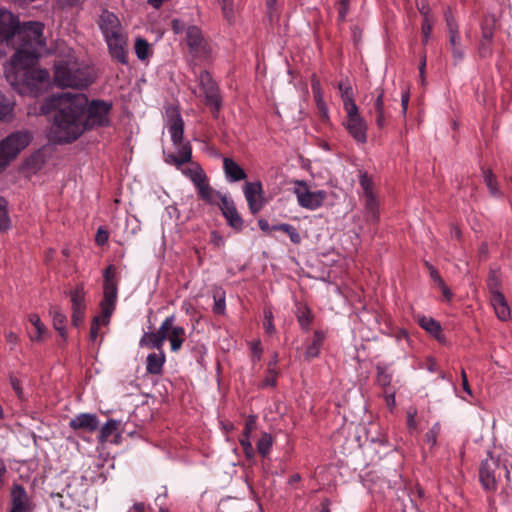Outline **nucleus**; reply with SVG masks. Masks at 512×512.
Here are the masks:
<instances>
[{
	"label": "nucleus",
	"mask_w": 512,
	"mask_h": 512,
	"mask_svg": "<svg viewBox=\"0 0 512 512\" xmlns=\"http://www.w3.org/2000/svg\"><path fill=\"white\" fill-rule=\"evenodd\" d=\"M44 25L40 22L19 24L17 17L10 11L0 8V43L11 41L16 45L11 58L14 70V83L21 93L40 95L50 83L48 70L34 68L40 49L46 45L43 36Z\"/></svg>",
	"instance_id": "f257e3e1"
},
{
	"label": "nucleus",
	"mask_w": 512,
	"mask_h": 512,
	"mask_svg": "<svg viewBox=\"0 0 512 512\" xmlns=\"http://www.w3.org/2000/svg\"><path fill=\"white\" fill-rule=\"evenodd\" d=\"M50 110H55L51 139L69 143L86 130L109 126L112 103L101 99L89 102L83 93L62 92L47 99L43 111Z\"/></svg>",
	"instance_id": "f03ea898"
},
{
	"label": "nucleus",
	"mask_w": 512,
	"mask_h": 512,
	"mask_svg": "<svg viewBox=\"0 0 512 512\" xmlns=\"http://www.w3.org/2000/svg\"><path fill=\"white\" fill-rule=\"evenodd\" d=\"M54 81L62 88H86L94 82L89 66L76 60H59L54 66Z\"/></svg>",
	"instance_id": "7ed1b4c3"
},
{
	"label": "nucleus",
	"mask_w": 512,
	"mask_h": 512,
	"mask_svg": "<svg viewBox=\"0 0 512 512\" xmlns=\"http://www.w3.org/2000/svg\"><path fill=\"white\" fill-rule=\"evenodd\" d=\"M32 140L28 131H16L0 141V170L14 160Z\"/></svg>",
	"instance_id": "20e7f679"
},
{
	"label": "nucleus",
	"mask_w": 512,
	"mask_h": 512,
	"mask_svg": "<svg viewBox=\"0 0 512 512\" xmlns=\"http://www.w3.org/2000/svg\"><path fill=\"white\" fill-rule=\"evenodd\" d=\"M103 278V299L100 302V308L103 322L108 324L117 302L118 285L116 279V267L114 265H109L104 270Z\"/></svg>",
	"instance_id": "39448f33"
},
{
	"label": "nucleus",
	"mask_w": 512,
	"mask_h": 512,
	"mask_svg": "<svg viewBox=\"0 0 512 512\" xmlns=\"http://www.w3.org/2000/svg\"><path fill=\"white\" fill-rule=\"evenodd\" d=\"M502 471L509 477V471L506 466L501 465L498 459L491 456L484 459L479 467V481L483 489L488 492H495Z\"/></svg>",
	"instance_id": "423d86ee"
},
{
	"label": "nucleus",
	"mask_w": 512,
	"mask_h": 512,
	"mask_svg": "<svg viewBox=\"0 0 512 512\" xmlns=\"http://www.w3.org/2000/svg\"><path fill=\"white\" fill-rule=\"evenodd\" d=\"M344 110L346 118L343 124L349 135L358 143H365L367 141V123L360 115L358 106L356 103L348 101Z\"/></svg>",
	"instance_id": "0eeeda50"
},
{
	"label": "nucleus",
	"mask_w": 512,
	"mask_h": 512,
	"mask_svg": "<svg viewBox=\"0 0 512 512\" xmlns=\"http://www.w3.org/2000/svg\"><path fill=\"white\" fill-rule=\"evenodd\" d=\"M294 194L297 198V203L302 208L307 210H317L320 208L327 198V192L324 190H311L305 181H296Z\"/></svg>",
	"instance_id": "6e6552de"
},
{
	"label": "nucleus",
	"mask_w": 512,
	"mask_h": 512,
	"mask_svg": "<svg viewBox=\"0 0 512 512\" xmlns=\"http://www.w3.org/2000/svg\"><path fill=\"white\" fill-rule=\"evenodd\" d=\"M199 85L205 96L206 105L209 106L211 112L217 116L221 108V98L219 88L208 71H201L199 75Z\"/></svg>",
	"instance_id": "1a4fd4ad"
},
{
	"label": "nucleus",
	"mask_w": 512,
	"mask_h": 512,
	"mask_svg": "<svg viewBox=\"0 0 512 512\" xmlns=\"http://www.w3.org/2000/svg\"><path fill=\"white\" fill-rule=\"evenodd\" d=\"M369 113L375 118V124L379 129H383L387 125L391 113L384 102V89L382 87H377L371 92Z\"/></svg>",
	"instance_id": "9d476101"
},
{
	"label": "nucleus",
	"mask_w": 512,
	"mask_h": 512,
	"mask_svg": "<svg viewBox=\"0 0 512 512\" xmlns=\"http://www.w3.org/2000/svg\"><path fill=\"white\" fill-rule=\"evenodd\" d=\"M10 509L8 512H33L35 503L25 487L19 483H13L10 490Z\"/></svg>",
	"instance_id": "9b49d317"
},
{
	"label": "nucleus",
	"mask_w": 512,
	"mask_h": 512,
	"mask_svg": "<svg viewBox=\"0 0 512 512\" xmlns=\"http://www.w3.org/2000/svg\"><path fill=\"white\" fill-rule=\"evenodd\" d=\"M186 42L193 58L202 59L207 57L209 52L207 42L197 26L192 25L186 29Z\"/></svg>",
	"instance_id": "f8f14e48"
},
{
	"label": "nucleus",
	"mask_w": 512,
	"mask_h": 512,
	"mask_svg": "<svg viewBox=\"0 0 512 512\" xmlns=\"http://www.w3.org/2000/svg\"><path fill=\"white\" fill-rule=\"evenodd\" d=\"M99 419L96 414L92 413H79L69 421V427L82 436L85 433H93L99 428Z\"/></svg>",
	"instance_id": "ddd939ff"
},
{
	"label": "nucleus",
	"mask_w": 512,
	"mask_h": 512,
	"mask_svg": "<svg viewBox=\"0 0 512 512\" xmlns=\"http://www.w3.org/2000/svg\"><path fill=\"white\" fill-rule=\"evenodd\" d=\"M263 186L260 181L247 182L244 186V195L250 212L255 215L265 205Z\"/></svg>",
	"instance_id": "4468645a"
},
{
	"label": "nucleus",
	"mask_w": 512,
	"mask_h": 512,
	"mask_svg": "<svg viewBox=\"0 0 512 512\" xmlns=\"http://www.w3.org/2000/svg\"><path fill=\"white\" fill-rule=\"evenodd\" d=\"M218 207L221 210L223 217L226 219L227 224L237 232L242 231L244 227V221L237 211L232 198L230 196L223 197L222 203L218 204Z\"/></svg>",
	"instance_id": "2eb2a0df"
},
{
	"label": "nucleus",
	"mask_w": 512,
	"mask_h": 512,
	"mask_svg": "<svg viewBox=\"0 0 512 512\" xmlns=\"http://www.w3.org/2000/svg\"><path fill=\"white\" fill-rule=\"evenodd\" d=\"M104 39L107 43L111 57L121 64H127L128 56L126 35L124 33H120L114 36H108Z\"/></svg>",
	"instance_id": "dca6fc26"
},
{
	"label": "nucleus",
	"mask_w": 512,
	"mask_h": 512,
	"mask_svg": "<svg viewBox=\"0 0 512 512\" xmlns=\"http://www.w3.org/2000/svg\"><path fill=\"white\" fill-rule=\"evenodd\" d=\"M72 304V324L79 327L83 324L86 311L85 293L83 287H77L70 292Z\"/></svg>",
	"instance_id": "f3484780"
},
{
	"label": "nucleus",
	"mask_w": 512,
	"mask_h": 512,
	"mask_svg": "<svg viewBox=\"0 0 512 512\" xmlns=\"http://www.w3.org/2000/svg\"><path fill=\"white\" fill-rule=\"evenodd\" d=\"M168 131L171 136V141L176 147L185 144L183 142L184 121L180 113L176 110H172L168 114Z\"/></svg>",
	"instance_id": "a211bd4d"
},
{
	"label": "nucleus",
	"mask_w": 512,
	"mask_h": 512,
	"mask_svg": "<svg viewBox=\"0 0 512 512\" xmlns=\"http://www.w3.org/2000/svg\"><path fill=\"white\" fill-rule=\"evenodd\" d=\"M170 320H164L156 332H146L140 340L141 346L151 345L157 350H161L164 342L167 340L166 332L169 329Z\"/></svg>",
	"instance_id": "6ab92c4d"
},
{
	"label": "nucleus",
	"mask_w": 512,
	"mask_h": 512,
	"mask_svg": "<svg viewBox=\"0 0 512 512\" xmlns=\"http://www.w3.org/2000/svg\"><path fill=\"white\" fill-rule=\"evenodd\" d=\"M99 28L104 36H114L123 33V29L118 17L107 10L103 11L99 18Z\"/></svg>",
	"instance_id": "aec40b11"
},
{
	"label": "nucleus",
	"mask_w": 512,
	"mask_h": 512,
	"mask_svg": "<svg viewBox=\"0 0 512 512\" xmlns=\"http://www.w3.org/2000/svg\"><path fill=\"white\" fill-rule=\"evenodd\" d=\"M165 320H170V327L166 332L167 340L170 342L171 351L172 352H178L184 341H185V329L181 326H175V316L170 315L165 318Z\"/></svg>",
	"instance_id": "412c9836"
},
{
	"label": "nucleus",
	"mask_w": 512,
	"mask_h": 512,
	"mask_svg": "<svg viewBox=\"0 0 512 512\" xmlns=\"http://www.w3.org/2000/svg\"><path fill=\"white\" fill-rule=\"evenodd\" d=\"M196 190L198 193V197L210 205L218 206V204L222 203L223 197H229L228 195L222 194L221 192L214 190L210 186L208 179L204 180L201 184H199L196 187Z\"/></svg>",
	"instance_id": "4be33fe9"
},
{
	"label": "nucleus",
	"mask_w": 512,
	"mask_h": 512,
	"mask_svg": "<svg viewBox=\"0 0 512 512\" xmlns=\"http://www.w3.org/2000/svg\"><path fill=\"white\" fill-rule=\"evenodd\" d=\"M223 170L230 182H238L247 178L244 169L231 158L225 157L223 159Z\"/></svg>",
	"instance_id": "5701e85b"
},
{
	"label": "nucleus",
	"mask_w": 512,
	"mask_h": 512,
	"mask_svg": "<svg viewBox=\"0 0 512 512\" xmlns=\"http://www.w3.org/2000/svg\"><path fill=\"white\" fill-rule=\"evenodd\" d=\"M365 207V219L372 223L377 224L380 219L379 215V201L375 194L363 196Z\"/></svg>",
	"instance_id": "b1692460"
},
{
	"label": "nucleus",
	"mask_w": 512,
	"mask_h": 512,
	"mask_svg": "<svg viewBox=\"0 0 512 512\" xmlns=\"http://www.w3.org/2000/svg\"><path fill=\"white\" fill-rule=\"evenodd\" d=\"M165 363V355L161 351L160 353H151L146 359V371L151 375H160L163 370Z\"/></svg>",
	"instance_id": "393cba45"
},
{
	"label": "nucleus",
	"mask_w": 512,
	"mask_h": 512,
	"mask_svg": "<svg viewBox=\"0 0 512 512\" xmlns=\"http://www.w3.org/2000/svg\"><path fill=\"white\" fill-rule=\"evenodd\" d=\"M50 315L53 319V326L55 330H57L60 334V336L65 340L67 337V330H66V324H67V317L64 313L61 312L60 308L58 306H52L50 308Z\"/></svg>",
	"instance_id": "a878e982"
},
{
	"label": "nucleus",
	"mask_w": 512,
	"mask_h": 512,
	"mask_svg": "<svg viewBox=\"0 0 512 512\" xmlns=\"http://www.w3.org/2000/svg\"><path fill=\"white\" fill-rule=\"evenodd\" d=\"M29 322L34 327V331L29 332V337L32 341L40 342L45 338L47 334V329L45 325L41 322L39 315L30 314Z\"/></svg>",
	"instance_id": "bb28decb"
},
{
	"label": "nucleus",
	"mask_w": 512,
	"mask_h": 512,
	"mask_svg": "<svg viewBox=\"0 0 512 512\" xmlns=\"http://www.w3.org/2000/svg\"><path fill=\"white\" fill-rule=\"evenodd\" d=\"M325 339V334L320 331L316 330L313 335V339L311 344L308 345L306 352H305V358L307 360H311L313 358L318 357L320 353V349L323 345Z\"/></svg>",
	"instance_id": "cd10ccee"
},
{
	"label": "nucleus",
	"mask_w": 512,
	"mask_h": 512,
	"mask_svg": "<svg viewBox=\"0 0 512 512\" xmlns=\"http://www.w3.org/2000/svg\"><path fill=\"white\" fill-rule=\"evenodd\" d=\"M181 172L188 177L195 188L207 179V176L198 163H191L190 167L181 169Z\"/></svg>",
	"instance_id": "c85d7f7f"
},
{
	"label": "nucleus",
	"mask_w": 512,
	"mask_h": 512,
	"mask_svg": "<svg viewBox=\"0 0 512 512\" xmlns=\"http://www.w3.org/2000/svg\"><path fill=\"white\" fill-rule=\"evenodd\" d=\"M376 372V383L384 388V390L391 389L392 373L389 371V367L385 364L378 363L376 365Z\"/></svg>",
	"instance_id": "c756f323"
},
{
	"label": "nucleus",
	"mask_w": 512,
	"mask_h": 512,
	"mask_svg": "<svg viewBox=\"0 0 512 512\" xmlns=\"http://www.w3.org/2000/svg\"><path fill=\"white\" fill-rule=\"evenodd\" d=\"M178 148V155L176 156V161L173 166H175L178 170L183 169V165L186 163H190L192 159V147L189 142H185V144L181 145Z\"/></svg>",
	"instance_id": "7c9ffc66"
},
{
	"label": "nucleus",
	"mask_w": 512,
	"mask_h": 512,
	"mask_svg": "<svg viewBox=\"0 0 512 512\" xmlns=\"http://www.w3.org/2000/svg\"><path fill=\"white\" fill-rule=\"evenodd\" d=\"M418 323L421 328L432 334L437 340H441V326L439 322L433 318L422 316L418 319Z\"/></svg>",
	"instance_id": "2f4dec72"
},
{
	"label": "nucleus",
	"mask_w": 512,
	"mask_h": 512,
	"mask_svg": "<svg viewBox=\"0 0 512 512\" xmlns=\"http://www.w3.org/2000/svg\"><path fill=\"white\" fill-rule=\"evenodd\" d=\"M296 318L299 322L300 327L303 330H308L312 321H313V313L311 309L307 305H300L296 311Z\"/></svg>",
	"instance_id": "473e14b6"
},
{
	"label": "nucleus",
	"mask_w": 512,
	"mask_h": 512,
	"mask_svg": "<svg viewBox=\"0 0 512 512\" xmlns=\"http://www.w3.org/2000/svg\"><path fill=\"white\" fill-rule=\"evenodd\" d=\"M272 445H273L272 435L267 432H263L256 444L257 452L262 457L265 458L270 454Z\"/></svg>",
	"instance_id": "72a5a7b5"
},
{
	"label": "nucleus",
	"mask_w": 512,
	"mask_h": 512,
	"mask_svg": "<svg viewBox=\"0 0 512 512\" xmlns=\"http://www.w3.org/2000/svg\"><path fill=\"white\" fill-rule=\"evenodd\" d=\"M119 422L114 419H109L100 429L98 440L100 443H105L108 441L109 437L116 432L118 429Z\"/></svg>",
	"instance_id": "f704fd0d"
},
{
	"label": "nucleus",
	"mask_w": 512,
	"mask_h": 512,
	"mask_svg": "<svg viewBox=\"0 0 512 512\" xmlns=\"http://www.w3.org/2000/svg\"><path fill=\"white\" fill-rule=\"evenodd\" d=\"M239 443L243 449L246 459L248 461H252L255 457V451L250 441V435L241 434Z\"/></svg>",
	"instance_id": "c9c22d12"
},
{
	"label": "nucleus",
	"mask_w": 512,
	"mask_h": 512,
	"mask_svg": "<svg viewBox=\"0 0 512 512\" xmlns=\"http://www.w3.org/2000/svg\"><path fill=\"white\" fill-rule=\"evenodd\" d=\"M135 53L140 60H145L149 56L150 44L143 38H138L135 42Z\"/></svg>",
	"instance_id": "e433bc0d"
},
{
	"label": "nucleus",
	"mask_w": 512,
	"mask_h": 512,
	"mask_svg": "<svg viewBox=\"0 0 512 512\" xmlns=\"http://www.w3.org/2000/svg\"><path fill=\"white\" fill-rule=\"evenodd\" d=\"M338 89L340 91V95L343 101V108H346V103H348V101L351 103H355L353 99V89L349 84L340 82L338 84Z\"/></svg>",
	"instance_id": "4c0bfd02"
},
{
	"label": "nucleus",
	"mask_w": 512,
	"mask_h": 512,
	"mask_svg": "<svg viewBox=\"0 0 512 512\" xmlns=\"http://www.w3.org/2000/svg\"><path fill=\"white\" fill-rule=\"evenodd\" d=\"M484 182L486 183L488 189L493 195H498V184L495 175L491 170H484L483 172Z\"/></svg>",
	"instance_id": "58836bf2"
},
{
	"label": "nucleus",
	"mask_w": 512,
	"mask_h": 512,
	"mask_svg": "<svg viewBox=\"0 0 512 512\" xmlns=\"http://www.w3.org/2000/svg\"><path fill=\"white\" fill-rule=\"evenodd\" d=\"M277 376H278L277 368H273V367H271V365H269V368L267 369V374H266L264 380L262 381V383L260 384V387L261 388L275 387L276 383H277Z\"/></svg>",
	"instance_id": "ea45409f"
},
{
	"label": "nucleus",
	"mask_w": 512,
	"mask_h": 512,
	"mask_svg": "<svg viewBox=\"0 0 512 512\" xmlns=\"http://www.w3.org/2000/svg\"><path fill=\"white\" fill-rule=\"evenodd\" d=\"M359 184L363 190V196L374 194L373 192V181L367 173H361L359 177Z\"/></svg>",
	"instance_id": "a19ab883"
},
{
	"label": "nucleus",
	"mask_w": 512,
	"mask_h": 512,
	"mask_svg": "<svg viewBox=\"0 0 512 512\" xmlns=\"http://www.w3.org/2000/svg\"><path fill=\"white\" fill-rule=\"evenodd\" d=\"M12 110V103L0 92V120H4L11 115Z\"/></svg>",
	"instance_id": "79ce46f5"
},
{
	"label": "nucleus",
	"mask_w": 512,
	"mask_h": 512,
	"mask_svg": "<svg viewBox=\"0 0 512 512\" xmlns=\"http://www.w3.org/2000/svg\"><path fill=\"white\" fill-rule=\"evenodd\" d=\"M10 227V219L6 210V201L0 198V230L6 231Z\"/></svg>",
	"instance_id": "37998d69"
},
{
	"label": "nucleus",
	"mask_w": 512,
	"mask_h": 512,
	"mask_svg": "<svg viewBox=\"0 0 512 512\" xmlns=\"http://www.w3.org/2000/svg\"><path fill=\"white\" fill-rule=\"evenodd\" d=\"M84 0H56V5L62 10L80 9Z\"/></svg>",
	"instance_id": "c03bdc74"
},
{
	"label": "nucleus",
	"mask_w": 512,
	"mask_h": 512,
	"mask_svg": "<svg viewBox=\"0 0 512 512\" xmlns=\"http://www.w3.org/2000/svg\"><path fill=\"white\" fill-rule=\"evenodd\" d=\"M487 285L490 293L500 292L501 279L495 271L490 272Z\"/></svg>",
	"instance_id": "a18cd8bd"
},
{
	"label": "nucleus",
	"mask_w": 512,
	"mask_h": 512,
	"mask_svg": "<svg viewBox=\"0 0 512 512\" xmlns=\"http://www.w3.org/2000/svg\"><path fill=\"white\" fill-rule=\"evenodd\" d=\"M439 432H440V425L438 423H436L426 433V435H425L426 442L431 447H434L436 445Z\"/></svg>",
	"instance_id": "49530a36"
},
{
	"label": "nucleus",
	"mask_w": 512,
	"mask_h": 512,
	"mask_svg": "<svg viewBox=\"0 0 512 512\" xmlns=\"http://www.w3.org/2000/svg\"><path fill=\"white\" fill-rule=\"evenodd\" d=\"M263 326L267 334H273L276 330L273 324V313L270 309L264 311Z\"/></svg>",
	"instance_id": "de8ad7c7"
},
{
	"label": "nucleus",
	"mask_w": 512,
	"mask_h": 512,
	"mask_svg": "<svg viewBox=\"0 0 512 512\" xmlns=\"http://www.w3.org/2000/svg\"><path fill=\"white\" fill-rule=\"evenodd\" d=\"M267 14L270 22L278 19L277 0H266Z\"/></svg>",
	"instance_id": "09e8293b"
},
{
	"label": "nucleus",
	"mask_w": 512,
	"mask_h": 512,
	"mask_svg": "<svg viewBox=\"0 0 512 512\" xmlns=\"http://www.w3.org/2000/svg\"><path fill=\"white\" fill-rule=\"evenodd\" d=\"M100 323L102 324H105L103 322V318H102V314L100 316H96L94 317L92 323H91V327H90V339L92 341H95L98 337V333H99V325Z\"/></svg>",
	"instance_id": "8fccbe9b"
},
{
	"label": "nucleus",
	"mask_w": 512,
	"mask_h": 512,
	"mask_svg": "<svg viewBox=\"0 0 512 512\" xmlns=\"http://www.w3.org/2000/svg\"><path fill=\"white\" fill-rule=\"evenodd\" d=\"M256 419H257V417L255 415H249L246 418L245 426L242 431V434L251 435L252 431H254L256 429Z\"/></svg>",
	"instance_id": "3c124183"
},
{
	"label": "nucleus",
	"mask_w": 512,
	"mask_h": 512,
	"mask_svg": "<svg viewBox=\"0 0 512 512\" xmlns=\"http://www.w3.org/2000/svg\"><path fill=\"white\" fill-rule=\"evenodd\" d=\"M494 310H495L497 317L502 321H505L510 317V308L507 303L502 306L500 305L499 307L495 308Z\"/></svg>",
	"instance_id": "603ef678"
},
{
	"label": "nucleus",
	"mask_w": 512,
	"mask_h": 512,
	"mask_svg": "<svg viewBox=\"0 0 512 512\" xmlns=\"http://www.w3.org/2000/svg\"><path fill=\"white\" fill-rule=\"evenodd\" d=\"M491 303L495 308L499 307L500 305H504L507 303L504 295L501 292H493L491 293Z\"/></svg>",
	"instance_id": "864d4df0"
},
{
	"label": "nucleus",
	"mask_w": 512,
	"mask_h": 512,
	"mask_svg": "<svg viewBox=\"0 0 512 512\" xmlns=\"http://www.w3.org/2000/svg\"><path fill=\"white\" fill-rule=\"evenodd\" d=\"M491 303L495 308L499 307L500 305H504L507 303L504 295L501 292H493L491 293Z\"/></svg>",
	"instance_id": "5fc2aeb1"
},
{
	"label": "nucleus",
	"mask_w": 512,
	"mask_h": 512,
	"mask_svg": "<svg viewBox=\"0 0 512 512\" xmlns=\"http://www.w3.org/2000/svg\"><path fill=\"white\" fill-rule=\"evenodd\" d=\"M251 351L253 361H259L262 354L261 342L259 340L252 343Z\"/></svg>",
	"instance_id": "6e6d98bb"
},
{
	"label": "nucleus",
	"mask_w": 512,
	"mask_h": 512,
	"mask_svg": "<svg viewBox=\"0 0 512 512\" xmlns=\"http://www.w3.org/2000/svg\"><path fill=\"white\" fill-rule=\"evenodd\" d=\"M108 238H109L108 232L101 227L98 228L96 237H95L96 243L98 245L102 246L108 241Z\"/></svg>",
	"instance_id": "4d7b16f0"
},
{
	"label": "nucleus",
	"mask_w": 512,
	"mask_h": 512,
	"mask_svg": "<svg viewBox=\"0 0 512 512\" xmlns=\"http://www.w3.org/2000/svg\"><path fill=\"white\" fill-rule=\"evenodd\" d=\"M287 229L288 231L286 232V234L289 236L291 242L294 244H299L301 242V236L298 233L297 229L292 225L290 226V228Z\"/></svg>",
	"instance_id": "13d9d810"
},
{
	"label": "nucleus",
	"mask_w": 512,
	"mask_h": 512,
	"mask_svg": "<svg viewBox=\"0 0 512 512\" xmlns=\"http://www.w3.org/2000/svg\"><path fill=\"white\" fill-rule=\"evenodd\" d=\"M214 300H215V303H214V307H213V312L215 314H219V315L223 314L225 311V299L224 298L217 299L215 297Z\"/></svg>",
	"instance_id": "bf43d9fd"
},
{
	"label": "nucleus",
	"mask_w": 512,
	"mask_h": 512,
	"mask_svg": "<svg viewBox=\"0 0 512 512\" xmlns=\"http://www.w3.org/2000/svg\"><path fill=\"white\" fill-rule=\"evenodd\" d=\"M10 383H11V386H12L13 390L15 391L17 397L19 399H22L23 390L20 386V381L16 377H10Z\"/></svg>",
	"instance_id": "052dcab7"
},
{
	"label": "nucleus",
	"mask_w": 512,
	"mask_h": 512,
	"mask_svg": "<svg viewBox=\"0 0 512 512\" xmlns=\"http://www.w3.org/2000/svg\"><path fill=\"white\" fill-rule=\"evenodd\" d=\"M316 106H317V110H318V113L320 115V117L322 118L323 121H326L328 120L329 116H328V108L325 104V102H317L316 103Z\"/></svg>",
	"instance_id": "680f3d73"
},
{
	"label": "nucleus",
	"mask_w": 512,
	"mask_h": 512,
	"mask_svg": "<svg viewBox=\"0 0 512 512\" xmlns=\"http://www.w3.org/2000/svg\"><path fill=\"white\" fill-rule=\"evenodd\" d=\"M431 31H432V26L429 23V19L424 18L423 23H422V34H423L425 42L428 40V38L431 34Z\"/></svg>",
	"instance_id": "e2e57ef3"
},
{
	"label": "nucleus",
	"mask_w": 512,
	"mask_h": 512,
	"mask_svg": "<svg viewBox=\"0 0 512 512\" xmlns=\"http://www.w3.org/2000/svg\"><path fill=\"white\" fill-rule=\"evenodd\" d=\"M427 267L429 268L430 270V276L432 278V280L437 284V285H443V279L441 278L440 274L438 273V271L433 267V266H430L428 263H426Z\"/></svg>",
	"instance_id": "0e129e2a"
},
{
	"label": "nucleus",
	"mask_w": 512,
	"mask_h": 512,
	"mask_svg": "<svg viewBox=\"0 0 512 512\" xmlns=\"http://www.w3.org/2000/svg\"><path fill=\"white\" fill-rule=\"evenodd\" d=\"M385 400L389 407H394L395 405V392L391 389L384 390Z\"/></svg>",
	"instance_id": "69168bd1"
},
{
	"label": "nucleus",
	"mask_w": 512,
	"mask_h": 512,
	"mask_svg": "<svg viewBox=\"0 0 512 512\" xmlns=\"http://www.w3.org/2000/svg\"><path fill=\"white\" fill-rule=\"evenodd\" d=\"M451 52L455 62H459L463 59V52L459 45L451 47Z\"/></svg>",
	"instance_id": "338daca9"
},
{
	"label": "nucleus",
	"mask_w": 512,
	"mask_h": 512,
	"mask_svg": "<svg viewBox=\"0 0 512 512\" xmlns=\"http://www.w3.org/2000/svg\"><path fill=\"white\" fill-rule=\"evenodd\" d=\"M459 38L460 37H459L458 30H451V33L449 34L451 47L459 45Z\"/></svg>",
	"instance_id": "774afa93"
}]
</instances>
